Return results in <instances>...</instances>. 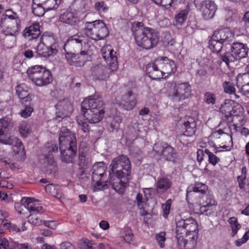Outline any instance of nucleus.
<instances>
[{
    "label": "nucleus",
    "mask_w": 249,
    "mask_h": 249,
    "mask_svg": "<svg viewBox=\"0 0 249 249\" xmlns=\"http://www.w3.org/2000/svg\"><path fill=\"white\" fill-rule=\"evenodd\" d=\"M109 181L112 188L116 192L123 194L126 182L131 179V163L128 157L122 154L114 158L109 165Z\"/></svg>",
    "instance_id": "nucleus-1"
},
{
    "label": "nucleus",
    "mask_w": 249,
    "mask_h": 249,
    "mask_svg": "<svg viewBox=\"0 0 249 249\" xmlns=\"http://www.w3.org/2000/svg\"><path fill=\"white\" fill-rule=\"evenodd\" d=\"M131 31L136 44L140 47L149 50L155 47L159 43V33L154 29L145 26L142 22H134Z\"/></svg>",
    "instance_id": "nucleus-2"
},
{
    "label": "nucleus",
    "mask_w": 249,
    "mask_h": 249,
    "mask_svg": "<svg viewBox=\"0 0 249 249\" xmlns=\"http://www.w3.org/2000/svg\"><path fill=\"white\" fill-rule=\"evenodd\" d=\"M102 57L106 63L109 66V69L102 65L94 67V80H106L109 77L108 71L109 69L112 71L117 68L118 61L116 52L111 49V46L107 45L101 49Z\"/></svg>",
    "instance_id": "nucleus-3"
},
{
    "label": "nucleus",
    "mask_w": 249,
    "mask_h": 249,
    "mask_svg": "<svg viewBox=\"0 0 249 249\" xmlns=\"http://www.w3.org/2000/svg\"><path fill=\"white\" fill-rule=\"evenodd\" d=\"M27 74L29 78L39 87L47 86L53 81L51 71L41 65H35L29 68Z\"/></svg>",
    "instance_id": "nucleus-4"
},
{
    "label": "nucleus",
    "mask_w": 249,
    "mask_h": 249,
    "mask_svg": "<svg viewBox=\"0 0 249 249\" xmlns=\"http://www.w3.org/2000/svg\"><path fill=\"white\" fill-rule=\"evenodd\" d=\"M89 97L85 99L81 104L83 115L76 117L77 122L84 132L89 131V123L93 124V99L91 98L92 96Z\"/></svg>",
    "instance_id": "nucleus-5"
},
{
    "label": "nucleus",
    "mask_w": 249,
    "mask_h": 249,
    "mask_svg": "<svg viewBox=\"0 0 249 249\" xmlns=\"http://www.w3.org/2000/svg\"><path fill=\"white\" fill-rule=\"evenodd\" d=\"M229 46H230V50L220 55V59L227 66H229L230 63L240 60L247 56L248 49L245 44L233 41Z\"/></svg>",
    "instance_id": "nucleus-6"
},
{
    "label": "nucleus",
    "mask_w": 249,
    "mask_h": 249,
    "mask_svg": "<svg viewBox=\"0 0 249 249\" xmlns=\"http://www.w3.org/2000/svg\"><path fill=\"white\" fill-rule=\"evenodd\" d=\"M84 51H81L80 53H66L65 58L69 65L74 67L83 66L86 62L91 61L93 55L92 45H89V42L84 43Z\"/></svg>",
    "instance_id": "nucleus-7"
},
{
    "label": "nucleus",
    "mask_w": 249,
    "mask_h": 249,
    "mask_svg": "<svg viewBox=\"0 0 249 249\" xmlns=\"http://www.w3.org/2000/svg\"><path fill=\"white\" fill-rule=\"evenodd\" d=\"M166 56L157 58L154 62L148 63L146 67V74L152 79H160L162 77V72L166 63Z\"/></svg>",
    "instance_id": "nucleus-8"
},
{
    "label": "nucleus",
    "mask_w": 249,
    "mask_h": 249,
    "mask_svg": "<svg viewBox=\"0 0 249 249\" xmlns=\"http://www.w3.org/2000/svg\"><path fill=\"white\" fill-rule=\"evenodd\" d=\"M177 235L183 234L195 233L197 230V224L196 220L192 217L186 219L178 216L176 218Z\"/></svg>",
    "instance_id": "nucleus-9"
},
{
    "label": "nucleus",
    "mask_w": 249,
    "mask_h": 249,
    "mask_svg": "<svg viewBox=\"0 0 249 249\" xmlns=\"http://www.w3.org/2000/svg\"><path fill=\"white\" fill-rule=\"evenodd\" d=\"M191 93V87L188 82L175 84L171 89L169 96L175 101H180L188 98Z\"/></svg>",
    "instance_id": "nucleus-10"
},
{
    "label": "nucleus",
    "mask_w": 249,
    "mask_h": 249,
    "mask_svg": "<svg viewBox=\"0 0 249 249\" xmlns=\"http://www.w3.org/2000/svg\"><path fill=\"white\" fill-rule=\"evenodd\" d=\"M194 4L205 20L212 18L217 9L216 5L212 0H195Z\"/></svg>",
    "instance_id": "nucleus-11"
},
{
    "label": "nucleus",
    "mask_w": 249,
    "mask_h": 249,
    "mask_svg": "<svg viewBox=\"0 0 249 249\" xmlns=\"http://www.w3.org/2000/svg\"><path fill=\"white\" fill-rule=\"evenodd\" d=\"M59 149L77 146L75 134L66 127L61 128L59 134Z\"/></svg>",
    "instance_id": "nucleus-12"
},
{
    "label": "nucleus",
    "mask_w": 249,
    "mask_h": 249,
    "mask_svg": "<svg viewBox=\"0 0 249 249\" xmlns=\"http://www.w3.org/2000/svg\"><path fill=\"white\" fill-rule=\"evenodd\" d=\"M0 27L4 35H17L21 27V20L19 18L1 19Z\"/></svg>",
    "instance_id": "nucleus-13"
},
{
    "label": "nucleus",
    "mask_w": 249,
    "mask_h": 249,
    "mask_svg": "<svg viewBox=\"0 0 249 249\" xmlns=\"http://www.w3.org/2000/svg\"><path fill=\"white\" fill-rule=\"evenodd\" d=\"M84 37L78 34L70 36L64 45L66 53H76L81 51Z\"/></svg>",
    "instance_id": "nucleus-14"
},
{
    "label": "nucleus",
    "mask_w": 249,
    "mask_h": 249,
    "mask_svg": "<svg viewBox=\"0 0 249 249\" xmlns=\"http://www.w3.org/2000/svg\"><path fill=\"white\" fill-rule=\"evenodd\" d=\"M159 147L158 144H156L154 147V150L162 158L167 161L175 163L177 159V153L176 150L171 145L167 143H164L161 145V150L157 149Z\"/></svg>",
    "instance_id": "nucleus-15"
},
{
    "label": "nucleus",
    "mask_w": 249,
    "mask_h": 249,
    "mask_svg": "<svg viewBox=\"0 0 249 249\" xmlns=\"http://www.w3.org/2000/svg\"><path fill=\"white\" fill-rule=\"evenodd\" d=\"M213 38L219 39L226 47L231 45L234 40V35L229 29H222L216 30L213 34Z\"/></svg>",
    "instance_id": "nucleus-16"
},
{
    "label": "nucleus",
    "mask_w": 249,
    "mask_h": 249,
    "mask_svg": "<svg viewBox=\"0 0 249 249\" xmlns=\"http://www.w3.org/2000/svg\"><path fill=\"white\" fill-rule=\"evenodd\" d=\"M55 107L57 110L56 113L58 114L60 117H66L73 111L72 106L68 100L59 101Z\"/></svg>",
    "instance_id": "nucleus-17"
},
{
    "label": "nucleus",
    "mask_w": 249,
    "mask_h": 249,
    "mask_svg": "<svg viewBox=\"0 0 249 249\" xmlns=\"http://www.w3.org/2000/svg\"><path fill=\"white\" fill-rule=\"evenodd\" d=\"M207 189L208 186L205 184L201 182H196L194 185H190L187 190V200L191 199L197 193L201 195L205 194Z\"/></svg>",
    "instance_id": "nucleus-18"
},
{
    "label": "nucleus",
    "mask_w": 249,
    "mask_h": 249,
    "mask_svg": "<svg viewBox=\"0 0 249 249\" xmlns=\"http://www.w3.org/2000/svg\"><path fill=\"white\" fill-rule=\"evenodd\" d=\"M236 86L243 95L249 94V72L237 76Z\"/></svg>",
    "instance_id": "nucleus-19"
},
{
    "label": "nucleus",
    "mask_w": 249,
    "mask_h": 249,
    "mask_svg": "<svg viewBox=\"0 0 249 249\" xmlns=\"http://www.w3.org/2000/svg\"><path fill=\"white\" fill-rule=\"evenodd\" d=\"M2 143L12 145V149L16 154L24 153V146L21 141L17 137L9 136L6 140L2 139Z\"/></svg>",
    "instance_id": "nucleus-20"
},
{
    "label": "nucleus",
    "mask_w": 249,
    "mask_h": 249,
    "mask_svg": "<svg viewBox=\"0 0 249 249\" xmlns=\"http://www.w3.org/2000/svg\"><path fill=\"white\" fill-rule=\"evenodd\" d=\"M58 147L56 144L52 143L50 145L48 143L45 147L44 160L48 165H51L55 167L56 164L55 162L53 153L58 152Z\"/></svg>",
    "instance_id": "nucleus-21"
},
{
    "label": "nucleus",
    "mask_w": 249,
    "mask_h": 249,
    "mask_svg": "<svg viewBox=\"0 0 249 249\" xmlns=\"http://www.w3.org/2000/svg\"><path fill=\"white\" fill-rule=\"evenodd\" d=\"M40 25L39 22H35L24 30L25 37L29 40L36 39L40 35Z\"/></svg>",
    "instance_id": "nucleus-22"
},
{
    "label": "nucleus",
    "mask_w": 249,
    "mask_h": 249,
    "mask_svg": "<svg viewBox=\"0 0 249 249\" xmlns=\"http://www.w3.org/2000/svg\"><path fill=\"white\" fill-rule=\"evenodd\" d=\"M29 201L27 204V210L30 212V220L33 218V215L41 213L43 212L42 207L39 201L34 198H29Z\"/></svg>",
    "instance_id": "nucleus-23"
},
{
    "label": "nucleus",
    "mask_w": 249,
    "mask_h": 249,
    "mask_svg": "<svg viewBox=\"0 0 249 249\" xmlns=\"http://www.w3.org/2000/svg\"><path fill=\"white\" fill-rule=\"evenodd\" d=\"M98 96L94 94V104L96 107H94V124L100 122L104 117L105 111L103 108H101L104 105L103 102L101 98L95 97Z\"/></svg>",
    "instance_id": "nucleus-24"
},
{
    "label": "nucleus",
    "mask_w": 249,
    "mask_h": 249,
    "mask_svg": "<svg viewBox=\"0 0 249 249\" xmlns=\"http://www.w3.org/2000/svg\"><path fill=\"white\" fill-rule=\"evenodd\" d=\"M36 55L42 57H49L57 54V51L40 42L36 48Z\"/></svg>",
    "instance_id": "nucleus-25"
},
{
    "label": "nucleus",
    "mask_w": 249,
    "mask_h": 249,
    "mask_svg": "<svg viewBox=\"0 0 249 249\" xmlns=\"http://www.w3.org/2000/svg\"><path fill=\"white\" fill-rule=\"evenodd\" d=\"M60 151L62 161L67 163L71 162L76 154L77 146L74 148H64L63 149H60Z\"/></svg>",
    "instance_id": "nucleus-26"
},
{
    "label": "nucleus",
    "mask_w": 249,
    "mask_h": 249,
    "mask_svg": "<svg viewBox=\"0 0 249 249\" xmlns=\"http://www.w3.org/2000/svg\"><path fill=\"white\" fill-rule=\"evenodd\" d=\"M11 127V121L8 118L0 119V142H2V139L6 140L8 138V132Z\"/></svg>",
    "instance_id": "nucleus-27"
},
{
    "label": "nucleus",
    "mask_w": 249,
    "mask_h": 249,
    "mask_svg": "<svg viewBox=\"0 0 249 249\" xmlns=\"http://www.w3.org/2000/svg\"><path fill=\"white\" fill-rule=\"evenodd\" d=\"M16 93L20 100L21 103H28L31 101V96L29 95L27 88L23 84L18 85L16 87Z\"/></svg>",
    "instance_id": "nucleus-28"
},
{
    "label": "nucleus",
    "mask_w": 249,
    "mask_h": 249,
    "mask_svg": "<svg viewBox=\"0 0 249 249\" xmlns=\"http://www.w3.org/2000/svg\"><path fill=\"white\" fill-rule=\"evenodd\" d=\"M234 101L231 100H226L224 103L222 104L219 108L220 111L225 115L226 121L228 122H231V111L232 110V105Z\"/></svg>",
    "instance_id": "nucleus-29"
},
{
    "label": "nucleus",
    "mask_w": 249,
    "mask_h": 249,
    "mask_svg": "<svg viewBox=\"0 0 249 249\" xmlns=\"http://www.w3.org/2000/svg\"><path fill=\"white\" fill-rule=\"evenodd\" d=\"M133 94V92L130 90L123 97L122 104L126 110L132 109L136 104V98L134 96L132 97Z\"/></svg>",
    "instance_id": "nucleus-30"
},
{
    "label": "nucleus",
    "mask_w": 249,
    "mask_h": 249,
    "mask_svg": "<svg viewBox=\"0 0 249 249\" xmlns=\"http://www.w3.org/2000/svg\"><path fill=\"white\" fill-rule=\"evenodd\" d=\"M59 19L61 22L68 24H72L78 20V18L75 12L71 10H67L60 15Z\"/></svg>",
    "instance_id": "nucleus-31"
},
{
    "label": "nucleus",
    "mask_w": 249,
    "mask_h": 249,
    "mask_svg": "<svg viewBox=\"0 0 249 249\" xmlns=\"http://www.w3.org/2000/svg\"><path fill=\"white\" fill-rule=\"evenodd\" d=\"M185 131L184 135L187 137L193 136L196 130V124L195 119L192 117H189L187 121L184 123Z\"/></svg>",
    "instance_id": "nucleus-32"
},
{
    "label": "nucleus",
    "mask_w": 249,
    "mask_h": 249,
    "mask_svg": "<svg viewBox=\"0 0 249 249\" xmlns=\"http://www.w3.org/2000/svg\"><path fill=\"white\" fill-rule=\"evenodd\" d=\"M40 42L58 52V43L52 35H48L47 33L43 34L41 36Z\"/></svg>",
    "instance_id": "nucleus-33"
},
{
    "label": "nucleus",
    "mask_w": 249,
    "mask_h": 249,
    "mask_svg": "<svg viewBox=\"0 0 249 249\" xmlns=\"http://www.w3.org/2000/svg\"><path fill=\"white\" fill-rule=\"evenodd\" d=\"M8 216V214L5 212L0 211V225L9 228L10 230L12 231L16 232H20L21 231L20 228L15 224H12L8 223L6 218Z\"/></svg>",
    "instance_id": "nucleus-34"
},
{
    "label": "nucleus",
    "mask_w": 249,
    "mask_h": 249,
    "mask_svg": "<svg viewBox=\"0 0 249 249\" xmlns=\"http://www.w3.org/2000/svg\"><path fill=\"white\" fill-rule=\"evenodd\" d=\"M209 47L213 53H217L221 52L222 49L227 48L219 39L214 38L213 35L209 41Z\"/></svg>",
    "instance_id": "nucleus-35"
},
{
    "label": "nucleus",
    "mask_w": 249,
    "mask_h": 249,
    "mask_svg": "<svg viewBox=\"0 0 249 249\" xmlns=\"http://www.w3.org/2000/svg\"><path fill=\"white\" fill-rule=\"evenodd\" d=\"M46 8L39 0H33L32 10L34 15L37 17L43 16Z\"/></svg>",
    "instance_id": "nucleus-36"
},
{
    "label": "nucleus",
    "mask_w": 249,
    "mask_h": 249,
    "mask_svg": "<svg viewBox=\"0 0 249 249\" xmlns=\"http://www.w3.org/2000/svg\"><path fill=\"white\" fill-rule=\"evenodd\" d=\"M165 61L167 62L163 70V72H162L161 78H163L164 75L166 74L167 75L165 76V78H166L171 73H175L177 71V67L173 60L166 58Z\"/></svg>",
    "instance_id": "nucleus-37"
},
{
    "label": "nucleus",
    "mask_w": 249,
    "mask_h": 249,
    "mask_svg": "<svg viewBox=\"0 0 249 249\" xmlns=\"http://www.w3.org/2000/svg\"><path fill=\"white\" fill-rule=\"evenodd\" d=\"M171 182L169 179L165 178H160L157 183V192L163 193L170 188Z\"/></svg>",
    "instance_id": "nucleus-38"
},
{
    "label": "nucleus",
    "mask_w": 249,
    "mask_h": 249,
    "mask_svg": "<svg viewBox=\"0 0 249 249\" xmlns=\"http://www.w3.org/2000/svg\"><path fill=\"white\" fill-rule=\"evenodd\" d=\"M45 191L51 196L60 198L62 196L61 192L59 186L54 184H49L46 186Z\"/></svg>",
    "instance_id": "nucleus-39"
},
{
    "label": "nucleus",
    "mask_w": 249,
    "mask_h": 249,
    "mask_svg": "<svg viewBox=\"0 0 249 249\" xmlns=\"http://www.w3.org/2000/svg\"><path fill=\"white\" fill-rule=\"evenodd\" d=\"M93 22H87L85 24V27L84 29L85 33L87 37H89L88 40L87 42H84V43H87L89 42V45H92V48L93 45L92 43L93 37Z\"/></svg>",
    "instance_id": "nucleus-40"
},
{
    "label": "nucleus",
    "mask_w": 249,
    "mask_h": 249,
    "mask_svg": "<svg viewBox=\"0 0 249 249\" xmlns=\"http://www.w3.org/2000/svg\"><path fill=\"white\" fill-rule=\"evenodd\" d=\"M47 11L56 9L61 2V0H39Z\"/></svg>",
    "instance_id": "nucleus-41"
},
{
    "label": "nucleus",
    "mask_w": 249,
    "mask_h": 249,
    "mask_svg": "<svg viewBox=\"0 0 249 249\" xmlns=\"http://www.w3.org/2000/svg\"><path fill=\"white\" fill-rule=\"evenodd\" d=\"M100 23V29H99L96 34V38L94 40L103 39L108 35V31L103 21H98Z\"/></svg>",
    "instance_id": "nucleus-42"
},
{
    "label": "nucleus",
    "mask_w": 249,
    "mask_h": 249,
    "mask_svg": "<svg viewBox=\"0 0 249 249\" xmlns=\"http://www.w3.org/2000/svg\"><path fill=\"white\" fill-rule=\"evenodd\" d=\"M72 6L74 10L77 12L85 13L87 11L85 0H75Z\"/></svg>",
    "instance_id": "nucleus-43"
},
{
    "label": "nucleus",
    "mask_w": 249,
    "mask_h": 249,
    "mask_svg": "<svg viewBox=\"0 0 249 249\" xmlns=\"http://www.w3.org/2000/svg\"><path fill=\"white\" fill-rule=\"evenodd\" d=\"M3 39V45L7 48H12L16 43L17 35H5Z\"/></svg>",
    "instance_id": "nucleus-44"
},
{
    "label": "nucleus",
    "mask_w": 249,
    "mask_h": 249,
    "mask_svg": "<svg viewBox=\"0 0 249 249\" xmlns=\"http://www.w3.org/2000/svg\"><path fill=\"white\" fill-rule=\"evenodd\" d=\"M247 178V168L246 166H243L241 169V175L237 177V180L238 183L239 187L244 190L246 184V179Z\"/></svg>",
    "instance_id": "nucleus-45"
},
{
    "label": "nucleus",
    "mask_w": 249,
    "mask_h": 249,
    "mask_svg": "<svg viewBox=\"0 0 249 249\" xmlns=\"http://www.w3.org/2000/svg\"><path fill=\"white\" fill-rule=\"evenodd\" d=\"M19 131L22 136L26 137L31 132L30 125L26 122H23L19 124Z\"/></svg>",
    "instance_id": "nucleus-46"
},
{
    "label": "nucleus",
    "mask_w": 249,
    "mask_h": 249,
    "mask_svg": "<svg viewBox=\"0 0 249 249\" xmlns=\"http://www.w3.org/2000/svg\"><path fill=\"white\" fill-rule=\"evenodd\" d=\"M232 106L233 109L231 111V121H232V116H238L242 115L243 113V108L240 104L234 102Z\"/></svg>",
    "instance_id": "nucleus-47"
},
{
    "label": "nucleus",
    "mask_w": 249,
    "mask_h": 249,
    "mask_svg": "<svg viewBox=\"0 0 249 249\" xmlns=\"http://www.w3.org/2000/svg\"><path fill=\"white\" fill-rule=\"evenodd\" d=\"M104 162H97L94 163V175L98 177H102L105 173Z\"/></svg>",
    "instance_id": "nucleus-48"
},
{
    "label": "nucleus",
    "mask_w": 249,
    "mask_h": 249,
    "mask_svg": "<svg viewBox=\"0 0 249 249\" xmlns=\"http://www.w3.org/2000/svg\"><path fill=\"white\" fill-rule=\"evenodd\" d=\"M24 106V108L20 111V115L22 117L26 118L29 117L31 113L33 112L34 109L33 107L31 106L30 102L28 103H22Z\"/></svg>",
    "instance_id": "nucleus-49"
},
{
    "label": "nucleus",
    "mask_w": 249,
    "mask_h": 249,
    "mask_svg": "<svg viewBox=\"0 0 249 249\" xmlns=\"http://www.w3.org/2000/svg\"><path fill=\"white\" fill-rule=\"evenodd\" d=\"M204 101L208 105H214L216 102L215 94L211 92H205L204 95Z\"/></svg>",
    "instance_id": "nucleus-50"
},
{
    "label": "nucleus",
    "mask_w": 249,
    "mask_h": 249,
    "mask_svg": "<svg viewBox=\"0 0 249 249\" xmlns=\"http://www.w3.org/2000/svg\"><path fill=\"white\" fill-rule=\"evenodd\" d=\"M222 86L225 93L229 94H235L236 89L232 83L225 81L223 83Z\"/></svg>",
    "instance_id": "nucleus-51"
},
{
    "label": "nucleus",
    "mask_w": 249,
    "mask_h": 249,
    "mask_svg": "<svg viewBox=\"0 0 249 249\" xmlns=\"http://www.w3.org/2000/svg\"><path fill=\"white\" fill-rule=\"evenodd\" d=\"M19 18L18 14L11 9L6 10L2 14L1 19Z\"/></svg>",
    "instance_id": "nucleus-52"
},
{
    "label": "nucleus",
    "mask_w": 249,
    "mask_h": 249,
    "mask_svg": "<svg viewBox=\"0 0 249 249\" xmlns=\"http://www.w3.org/2000/svg\"><path fill=\"white\" fill-rule=\"evenodd\" d=\"M205 153L208 157V160L209 162L213 165H215L219 161V158L216 156L213 153L210 152L209 150L205 149Z\"/></svg>",
    "instance_id": "nucleus-53"
},
{
    "label": "nucleus",
    "mask_w": 249,
    "mask_h": 249,
    "mask_svg": "<svg viewBox=\"0 0 249 249\" xmlns=\"http://www.w3.org/2000/svg\"><path fill=\"white\" fill-rule=\"evenodd\" d=\"M188 15V12L185 11H182L178 13L176 17L177 24L182 25L186 19Z\"/></svg>",
    "instance_id": "nucleus-54"
},
{
    "label": "nucleus",
    "mask_w": 249,
    "mask_h": 249,
    "mask_svg": "<svg viewBox=\"0 0 249 249\" xmlns=\"http://www.w3.org/2000/svg\"><path fill=\"white\" fill-rule=\"evenodd\" d=\"M92 243L87 239H82L79 243L80 249H92Z\"/></svg>",
    "instance_id": "nucleus-55"
},
{
    "label": "nucleus",
    "mask_w": 249,
    "mask_h": 249,
    "mask_svg": "<svg viewBox=\"0 0 249 249\" xmlns=\"http://www.w3.org/2000/svg\"><path fill=\"white\" fill-rule=\"evenodd\" d=\"M166 233L164 231H161L156 234V238L158 243L161 248H163L164 246V242L165 238Z\"/></svg>",
    "instance_id": "nucleus-56"
},
{
    "label": "nucleus",
    "mask_w": 249,
    "mask_h": 249,
    "mask_svg": "<svg viewBox=\"0 0 249 249\" xmlns=\"http://www.w3.org/2000/svg\"><path fill=\"white\" fill-rule=\"evenodd\" d=\"M95 9L99 12H106L108 10V7L106 5L104 1L97 2L95 4Z\"/></svg>",
    "instance_id": "nucleus-57"
},
{
    "label": "nucleus",
    "mask_w": 249,
    "mask_h": 249,
    "mask_svg": "<svg viewBox=\"0 0 249 249\" xmlns=\"http://www.w3.org/2000/svg\"><path fill=\"white\" fill-rule=\"evenodd\" d=\"M133 237V234L132 231L130 229H126L124 231V240L127 243H130Z\"/></svg>",
    "instance_id": "nucleus-58"
},
{
    "label": "nucleus",
    "mask_w": 249,
    "mask_h": 249,
    "mask_svg": "<svg viewBox=\"0 0 249 249\" xmlns=\"http://www.w3.org/2000/svg\"><path fill=\"white\" fill-rule=\"evenodd\" d=\"M15 208L17 212L20 214H23L25 215V211L27 210V206L21 204L20 203H16L15 205Z\"/></svg>",
    "instance_id": "nucleus-59"
},
{
    "label": "nucleus",
    "mask_w": 249,
    "mask_h": 249,
    "mask_svg": "<svg viewBox=\"0 0 249 249\" xmlns=\"http://www.w3.org/2000/svg\"><path fill=\"white\" fill-rule=\"evenodd\" d=\"M182 234L177 235L176 234V237L177 239V244L178 247L179 249H184V246L186 239H184L182 236Z\"/></svg>",
    "instance_id": "nucleus-60"
},
{
    "label": "nucleus",
    "mask_w": 249,
    "mask_h": 249,
    "mask_svg": "<svg viewBox=\"0 0 249 249\" xmlns=\"http://www.w3.org/2000/svg\"><path fill=\"white\" fill-rule=\"evenodd\" d=\"M169 201V200H168L166 201L165 204H163L162 205V209L163 210V216L164 217H167V215L169 213L171 204Z\"/></svg>",
    "instance_id": "nucleus-61"
},
{
    "label": "nucleus",
    "mask_w": 249,
    "mask_h": 249,
    "mask_svg": "<svg viewBox=\"0 0 249 249\" xmlns=\"http://www.w3.org/2000/svg\"><path fill=\"white\" fill-rule=\"evenodd\" d=\"M14 247L15 249H32V247L28 243L20 244L15 243Z\"/></svg>",
    "instance_id": "nucleus-62"
},
{
    "label": "nucleus",
    "mask_w": 249,
    "mask_h": 249,
    "mask_svg": "<svg viewBox=\"0 0 249 249\" xmlns=\"http://www.w3.org/2000/svg\"><path fill=\"white\" fill-rule=\"evenodd\" d=\"M79 165L80 166H87L88 162L86 161V156L83 152L79 154Z\"/></svg>",
    "instance_id": "nucleus-63"
},
{
    "label": "nucleus",
    "mask_w": 249,
    "mask_h": 249,
    "mask_svg": "<svg viewBox=\"0 0 249 249\" xmlns=\"http://www.w3.org/2000/svg\"><path fill=\"white\" fill-rule=\"evenodd\" d=\"M60 249H74L73 246L69 242H64L60 244Z\"/></svg>",
    "instance_id": "nucleus-64"
}]
</instances>
